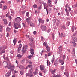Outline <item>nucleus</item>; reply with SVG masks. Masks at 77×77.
<instances>
[{"mask_svg": "<svg viewBox=\"0 0 77 77\" xmlns=\"http://www.w3.org/2000/svg\"><path fill=\"white\" fill-rule=\"evenodd\" d=\"M53 35V40H54V37H55L54 35L53 34V35Z\"/></svg>", "mask_w": 77, "mask_h": 77, "instance_id": "55", "label": "nucleus"}, {"mask_svg": "<svg viewBox=\"0 0 77 77\" xmlns=\"http://www.w3.org/2000/svg\"><path fill=\"white\" fill-rule=\"evenodd\" d=\"M9 13H8L7 14H6V17H8L10 16H9Z\"/></svg>", "mask_w": 77, "mask_h": 77, "instance_id": "47", "label": "nucleus"}, {"mask_svg": "<svg viewBox=\"0 0 77 77\" xmlns=\"http://www.w3.org/2000/svg\"><path fill=\"white\" fill-rule=\"evenodd\" d=\"M69 6V5H68V4H66V6H65V7H66V8H67V7H68Z\"/></svg>", "mask_w": 77, "mask_h": 77, "instance_id": "64", "label": "nucleus"}, {"mask_svg": "<svg viewBox=\"0 0 77 77\" xmlns=\"http://www.w3.org/2000/svg\"><path fill=\"white\" fill-rule=\"evenodd\" d=\"M6 29H7V31H10V28L8 27Z\"/></svg>", "mask_w": 77, "mask_h": 77, "instance_id": "39", "label": "nucleus"}, {"mask_svg": "<svg viewBox=\"0 0 77 77\" xmlns=\"http://www.w3.org/2000/svg\"><path fill=\"white\" fill-rule=\"evenodd\" d=\"M7 8V7L6 6H3V10H5Z\"/></svg>", "mask_w": 77, "mask_h": 77, "instance_id": "40", "label": "nucleus"}, {"mask_svg": "<svg viewBox=\"0 0 77 77\" xmlns=\"http://www.w3.org/2000/svg\"><path fill=\"white\" fill-rule=\"evenodd\" d=\"M22 19L20 17H17L15 19V20L16 22L17 23L20 22Z\"/></svg>", "mask_w": 77, "mask_h": 77, "instance_id": "6", "label": "nucleus"}, {"mask_svg": "<svg viewBox=\"0 0 77 77\" xmlns=\"http://www.w3.org/2000/svg\"><path fill=\"white\" fill-rule=\"evenodd\" d=\"M52 54V52H49L48 54V56L49 57L50 56H51Z\"/></svg>", "mask_w": 77, "mask_h": 77, "instance_id": "33", "label": "nucleus"}, {"mask_svg": "<svg viewBox=\"0 0 77 77\" xmlns=\"http://www.w3.org/2000/svg\"><path fill=\"white\" fill-rule=\"evenodd\" d=\"M46 50H47V52L48 53L50 51V48L48 46H46Z\"/></svg>", "mask_w": 77, "mask_h": 77, "instance_id": "14", "label": "nucleus"}, {"mask_svg": "<svg viewBox=\"0 0 77 77\" xmlns=\"http://www.w3.org/2000/svg\"><path fill=\"white\" fill-rule=\"evenodd\" d=\"M33 34L34 35H35L36 34V31H34L33 32Z\"/></svg>", "mask_w": 77, "mask_h": 77, "instance_id": "53", "label": "nucleus"}, {"mask_svg": "<svg viewBox=\"0 0 77 77\" xmlns=\"http://www.w3.org/2000/svg\"><path fill=\"white\" fill-rule=\"evenodd\" d=\"M22 46V45L21 44L19 45V48H18V50L19 51H20V50H21L20 48H21Z\"/></svg>", "mask_w": 77, "mask_h": 77, "instance_id": "26", "label": "nucleus"}, {"mask_svg": "<svg viewBox=\"0 0 77 77\" xmlns=\"http://www.w3.org/2000/svg\"><path fill=\"white\" fill-rule=\"evenodd\" d=\"M0 32H1L2 30V26H0Z\"/></svg>", "mask_w": 77, "mask_h": 77, "instance_id": "43", "label": "nucleus"}, {"mask_svg": "<svg viewBox=\"0 0 77 77\" xmlns=\"http://www.w3.org/2000/svg\"><path fill=\"white\" fill-rule=\"evenodd\" d=\"M14 67H15V66L14 65H13L12 66L11 65V69L12 68H14Z\"/></svg>", "mask_w": 77, "mask_h": 77, "instance_id": "52", "label": "nucleus"}, {"mask_svg": "<svg viewBox=\"0 0 77 77\" xmlns=\"http://www.w3.org/2000/svg\"><path fill=\"white\" fill-rule=\"evenodd\" d=\"M27 46H25L23 47V51L24 52H26L27 50Z\"/></svg>", "mask_w": 77, "mask_h": 77, "instance_id": "10", "label": "nucleus"}, {"mask_svg": "<svg viewBox=\"0 0 77 77\" xmlns=\"http://www.w3.org/2000/svg\"><path fill=\"white\" fill-rule=\"evenodd\" d=\"M45 66L43 65H40V68L41 71H43L44 70L45 68Z\"/></svg>", "mask_w": 77, "mask_h": 77, "instance_id": "7", "label": "nucleus"}, {"mask_svg": "<svg viewBox=\"0 0 77 77\" xmlns=\"http://www.w3.org/2000/svg\"><path fill=\"white\" fill-rule=\"evenodd\" d=\"M49 6L50 7H52V5L51 4H48Z\"/></svg>", "mask_w": 77, "mask_h": 77, "instance_id": "56", "label": "nucleus"}, {"mask_svg": "<svg viewBox=\"0 0 77 77\" xmlns=\"http://www.w3.org/2000/svg\"><path fill=\"white\" fill-rule=\"evenodd\" d=\"M63 36V34L62 33H61L60 34V37L62 38Z\"/></svg>", "mask_w": 77, "mask_h": 77, "instance_id": "49", "label": "nucleus"}, {"mask_svg": "<svg viewBox=\"0 0 77 77\" xmlns=\"http://www.w3.org/2000/svg\"><path fill=\"white\" fill-rule=\"evenodd\" d=\"M9 36V33H7V37H8Z\"/></svg>", "mask_w": 77, "mask_h": 77, "instance_id": "59", "label": "nucleus"}, {"mask_svg": "<svg viewBox=\"0 0 77 77\" xmlns=\"http://www.w3.org/2000/svg\"><path fill=\"white\" fill-rule=\"evenodd\" d=\"M44 9H46L47 14H48V11H47V8L48 7V5H47V4L46 3H45L44 4Z\"/></svg>", "mask_w": 77, "mask_h": 77, "instance_id": "12", "label": "nucleus"}, {"mask_svg": "<svg viewBox=\"0 0 77 77\" xmlns=\"http://www.w3.org/2000/svg\"><path fill=\"white\" fill-rule=\"evenodd\" d=\"M47 69H45V70H43V72L44 73H46L47 72Z\"/></svg>", "mask_w": 77, "mask_h": 77, "instance_id": "36", "label": "nucleus"}, {"mask_svg": "<svg viewBox=\"0 0 77 77\" xmlns=\"http://www.w3.org/2000/svg\"><path fill=\"white\" fill-rule=\"evenodd\" d=\"M25 60V59H23V60H22L21 62L22 63H23L24 62Z\"/></svg>", "mask_w": 77, "mask_h": 77, "instance_id": "38", "label": "nucleus"}, {"mask_svg": "<svg viewBox=\"0 0 77 77\" xmlns=\"http://www.w3.org/2000/svg\"><path fill=\"white\" fill-rule=\"evenodd\" d=\"M73 57V58H75V57H76V56L75 55H73V56H72Z\"/></svg>", "mask_w": 77, "mask_h": 77, "instance_id": "63", "label": "nucleus"}, {"mask_svg": "<svg viewBox=\"0 0 77 77\" xmlns=\"http://www.w3.org/2000/svg\"><path fill=\"white\" fill-rule=\"evenodd\" d=\"M58 64V63L57 61H55V63H54V65H55L56 66Z\"/></svg>", "mask_w": 77, "mask_h": 77, "instance_id": "30", "label": "nucleus"}, {"mask_svg": "<svg viewBox=\"0 0 77 77\" xmlns=\"http://www.w3.org/2000/svg\"><path fill=\"white\" fill-rule=\"evenodd\" d=\"M63 60H64L65 59V55H64L63 56Z\"/></svg>", "mask_w": 77, "mask_h": 77, "instance_id": "45", "label": "nucleus"}, {"mask_svg": "<svg viewBox=\"0 0 77 77\" xmlns=\"http://www.w3.org/2000/svg\"><path fill=\"white\" fill-rule=\"evenodd\" d=\"M44 52V50H42L40 53L41 55H42V54Z\"/></svg>", "mask_w": 77, "mask_h": 77, "instance_id": "46", "label": "nucleus"}, {"mask_svg": "<svg viewBox=\"0 0 77 77\" xmlns=\"http://www.w3.org/2000/svg\"><path fill=\"white\" fill-rule=\"evenodd\" d=\"M41 29L42 30V31H45L47 30L46 27L45 26L42 25H41Z\"/></svg>", "mask_w": 77, "mask_h": 77, "instance_id": "5", "label": "nucleus"}, {"mask_svg": "<svg viewBox=\"0 0 77 77\" xmlns=\"http://www.w3.org/2000/svg\"><path fill=\"white\" fill-rule=\"evenodd\" d=\"M62 46H60L58 48V49L59 50V52L58 51L57 53L58 54H60L61 53H62Z\"/></svg>", "mask_w": 77, "mask_h": 77, "instance_id": "9", "label": "nucleus"}, {"mask_svg": "<svg viewBox=\"0 0 77 77\" xmlns=\"http://www.w3.org/2000/svg\"><path fill=\"white\" fill-rule=\"evenodd\" d=\"M76 29V28L75 27L73 26V28L72 29V32H73L74 31V30H75Z\"/></svg>", "mask_w": 77, "mask_h": 77, "instance_id": "27", "label": "nucleus"}, {"mask_svg": "<svg viewBox=\"0 0 77 77\" xmlns=\"http://www.w3.org/2000/svg\"><path fill=\"white\" fill-rule=\"evenodd\" d=\"M25 36L26 37H27L28 38H29L30 37L29 35H26Z\"/></svg>", "mask_w": 77, "mask_h": 77, "instance_id": "61", "label": "nucleus"}, {"mask_svg": "<svg viewBox=\"0 0 77 77\" xmlns=\"http://www.w3.org/2000/svg\"><path fill=\"white\" fill-rule=\"evenodd\" d=\"M33 57V54L30 55L28 56V58L29 59H31L32 57Z\"/></svg>", "mask_w": 77, "mask_h": 77, "instance_id": "28", "label": "nucleus"}, {"mask_svg": "<svg viewBox=\"0 0 77 77\" xmlns=\"http://www.w3.org/2000/svg\"><path fill=\"white\" fill-rule=\"evenodd\" d=\"M56 24L57 26H60L59 23H58V22Z\"/></svg>", "mask_w": 77, "mask_h": 77, "instance_id": "50", "label": "nucleus"}, {"mask_svg": "<svg viewBox=\"0 0 77 77\" xmlns=\"http://www.w3.org/2000/svg\"><path fill=\"white\" fill-rule=\"evenodd\" d=\"M37 7V5L36 4L34 5H33V7L35 8H36Z\"/></svg>", "mask_w": 77, "mask_h": 77, "instance_id": "34", "label": "nucleus"}, {"mask_svg": "<svg viewBox=\"0 0 77 77\" xmlns=\"http://www.w3.org/2000/svg\"><path fill=\"white\" fill-rule=\"evenodd\" d=\"M51 0H48V5H50L51 4Z\"/></svg>", "mask_w": 77, "mask_h": 77, "instance_id": "24", "label": "nucleus"}, {"mask_svg": "<svg viewBox=\"0 0 77 77\" xmlns=\"http://www.w3.org/2000/svg\"><path fill=\"white\" fill-rule=\"evenodd\" d=\"M64 67L63 66H62L61 67V69L62 70H63L64 69Z\"/></svg>", "mask_w": 77, "mask_h": 77, "instance_id": "54", "label": "nucleus"}, {"mask_svg": "<svg viewBox=\"0 0 77 77\" xmlns=\"http://www.w3.org/2000/svg\"><path fill=\"white\" fill-rule=\"evenodd\" d=\"M67 76V77H68V73H66L65 74Z\"/></svg>", "mask_w": 77, "mask_h": 77, "instance_id": "60", "label": "nucleus"}, {"mask_svg": "<svg viewBox=\"0 0 77 77\" xmlns=\"http://www.w3.org/2000/svg\"><path fill=\"white\" fill-rule=\"evenodd\" d=\"M37 8L38 10H41L42 8V5H40L39 6L37 7Z\"/></svg>", "mask_w": 77, "mask_h": 77, "instance_id": "19", "label": "nucleus"}, {"mask_svg": "<svg viewBox=\"0 0 77 77\" xmlns=\"http://www.w3.org/2000/svg\"><path fill=\"white\" fill-rule=\"evenodd\" d=\"M68 10H67V8H66L65 9V11L67 13V15L68 16H69V12L71 11V8L69 7H68Z\"/></svg>", "mask_w": 77, "mask_h": 77, "instance_id": "2", "label": "nucleus"}, {"mask_svg": "<svg viewBox=\"0 0 77 77\" xmlns=\"http://www.w3.org/2000/svg\"><path fill=\"white\" fill-rule=\"evenodd\" d=\"M8 18H9L10 20H11L12 18V17H11V16H9L8 17Z\"/></svg>", "mask_w": 77, "mask_h": 77, "instance_id": "44", "label": "nucleus"}, {"mask_svg": "<svg viewBox=\"0 0 77 77\" xmlns=\"http://www.w3.org/2000/svg\"><path fill=\"white\" fill-rule=\"evenodd\" d=\"M11 26V22H10L9 23L8 26Z\"/></svg>", "mask_w": 77, "mask_h": 77, "instance_id": "48", "label": "nucleus"}, {"mask_svg": "<svg viewBox=\"0 0 77 77\" xmlns=\"http://www.w3.org/2000/svg\"><path fill=\"white\" fill-rule=\"evenodd\" d=\"M14 27L16 29H18V28H21L20 24V23L18 24L17 23H15L14 24Z\"/></svg>", "mask_w": 77, "mask_h": 77, "instance_id": "3", "label": "nucleus"}, {"mask_svg": "<svg viewBox=\"0 0 77 77\" xmlns=\"http://www.w3.org/2000/svg\"><path fill=\"white\" fill-rule=\"evenodd\" d=\"M56 70H57V69H55L51 71V74H54V73H55L56 71Z\"/></svg>", "mask_w": 77, "mask_h": 77, "instance_id": "22", "label": "nucleus"}, {"mask_svg": "<svg viewBox=\"0 0 77 77\" xmlns=\"http://www.w3.org/2000/svg\"><path fill=\"white\" fill-rule=\"evenodd\" d=\"M61 75L60 74L57 75L56 76L55 74L53 75V77H61Z\"/></svg>", "mask_w": 77, "mask_h": 77, "instance_id": "17", "label": "nucleus"}, {"mask_svg": "<svg viewBox=\"0 0 77 77\" xmlns=\"http://www.w3.org/2000/svg\"><path fill=\"white\" fill-rule=\"evenodd\" d=\"M75 54V48H74L73 51L72 52V54Z\"/></svg>", "mask_w": 77, "mask_h": 77, "instance_id": "32", "label": "nucleus"}, {"mask_svg": "<svg viewBox=\"0 0 77 77\" xmlns=\"http://www.w3.org/2000/svg\"><path fill=\"white\" fill-rule=\"evenodd\" d=\"M38 21H39V23H42V24H44V20H43L41 19H39Z\"/></svg>", "mask_w": 77, "mask_h": 77, "instance_id": "15", "label": "nucleus"}, {"mask_svg": "<svg viewBox=\"0 0 77 77\" xmlns=\"http://www.w3.org/2000/svg\"><path fill=\"white\" fill-rule=\"evenodd\" d=\"M33 74L35 75H36L37 74V72L36 71H35L33 72Z\"/></svg>", "mask_w": 77, "mask_h": 77, "instance_id": "41", "label": "nucleus"}, {"mask_svg": "<svg viewBox=\"0 0 77 77\" xmlns=\"http://www.w3.org/2000/svg\"><path fill=\"white\" fill-rule=\"evenodd\" d=\"M19 68H20V69H24V67L23 66H21V65L20 66H19Z\"/></svg>", "mask_w": 77, "mask_h": 77, "instance_id": "31", "label": "nucleus"}, {"mask_svg": "<svg viewBox=\"0 0 77 77\" xmlns=\"http://www.w3.org/2000/svg\"><path fill=\"white\" fill-rule=\"evenodd\" d=\"M32 66V65H28V66L29 67V68H31Z\"/></svg>", "mask_w": 77, "mask_h": 77, "instance_id": "51", "label": "nucleus"}, {"mask_svg": "<svg viewBox=\"0 0 77 77\" xmlns=\"http://www.w3.org/2000/svg\"><path fill=\"white\" fill-rule=\"evenodd\" d=\"M59 63H61L62 65H63L64 64V61L62 60H59Z\"/></svg>", "mask_w": 77, "mask_h": 77, "instance_id": "11", "label": "nucleus"}, {"mask_svg": "<svg viewBox=\"0 0 77 77\" xmlns=\"http://www.w3.org/2000/svg\"><path fill=\"white\" fill-rule=\"evenodd\" d=\"M35 25L34 23H30V26H31L32 27H34Z\"/></svg>", "mask_w": 77, "mask_h": 77, "instance_id": "25", "label": "nucleus"}, {"mask_svg": "<svg viewBox=\"0 0 77 77\" xmlns=\"http://www.w3.org/2000/svg\"><path fill=\"white\" fill-rule=\"evenodd\" d=\"M2 5L1 4H0V9L2 7Z\"/></svg>", "mask_w": 77, "mask_h": 77, "instance_id": "58", "label": "nucleus"}, {"mask_svg": "<svg viewBox=\"0 0 77 77\" xmlns=\"http://www.w3.org/2000/svg\"><path fill=\"white\" fill-rule=\"evenodd\" d=\"M3 20L4 21V23L5 24H8V22H7V20L6 19H4Z\"/></svg>", "mask_w": 77, "mask_h": 77, "instance_id": "23", "label": "nucleus"}, {"mask_svg": "<svg viewBox=\"0 0 77 77\" xmlns=\"http://www.w3.org/2000/svg\"><path fill=\"white\" fill-rule=\"evenodd\" d=\"M34 40V39L33 38V37H31V38H29V40L31 42H33Z\"/></svg>", "mask_w": 77, "mask_h": 77, "instance_id": "29", "label": "nucleus"}, {"mask_svg": "<svg viewBox=\"0 0 77 77\" xmlns=\"http://www.w3.org/2000/svg\"><path fill=\"white\" fill-rule=\"evenodd\" d=\"M47 43L46 42H45L44 43H43V45L45 46H47Z\"/></svg>", "mask_w": 77, "mask_h": 77, "instance_id": "37", "label": "nucleus"}, {"mask_svg": "<svg viewBox=\"0 0 77 77\" xmlns=\"http://www.w3.org/2000/svg\"><path fill=\"white\" fill-rule=\"evenodd\" d=\"M5 3V2L4 1H2L1 2H0V3Z\"/></svg>", "mask_w": 77, "mask_h": 77, "instance_id": "57", "label": "nucleus"}, {"mask_svg": "<svg viewBox=\"0 0 77 77\" xmlns=\"http://www.w3.org/2000/svg\"><path fill=\"white\" fill-rule=\"evenodd\" d=\"M11 75V72L10 71H9L7 74H6V77H9Z\"/></svg>", "mask_w": 77, "mask_h": 77, "instance_id": "13", "label": "nucleus"}, {"mask_svg": "<svg viewBox=\"0 0 77 77\" xmlns=\"http://www.w3.org/2000/svg\"><path fill=\"white\" fill-rule=\"evenodd\" d=\"M26 21L28 22V24H29V23L30 22V20L29 18L26 19Z\"/></svg>", "mask_w": 77, "mask_h": 77, "instance_id": "20", "label": "nucleus"}, {"mask_svg": "<svg viewBox=\"0 0 77 77\" xmlns=\"http://www.w3.org/2000/svg\"><path fill=\"white\" fill-rule=\"evenodd\" d=\"M17 56L18 57V59H19L21 58L22 56L20 54H18Z\"/></svg>", "mask_w": 77, "mask_h": 77, "instance_id": "16", "label": "nucleus"}, {"mask_svg": "<svg viewBox=\"0 0 77 77\" xmlns=\"http://www.w3.org/2000/svg\"><path fill=\"white\" fill-rule=\"evenodd\" d=\"M50 31H51L50 29H48V30L47 32H48V34L50 32Z\"/></svg>", "mask_w": 77, "mask_h": 77, "instance_id": "62", "label": "nucleus"}, {"mask_svg": "<svg viewBox=\"0 0 77 77\" xmlns=\"http://www.w3.org/2000/svg\"><path fill=\"white\" fill-rule=\"evenodd\" d=\"M17 41V39H15V38H14L13 40V42L14 45H15V44H16Z\"/></svg>", "mask_w": 77, "mask_h": 77, "instance_id": "18", "label": "nucleus"}, {"mask_svg": "<svg viewBox=\"0 0 77 77\" xmlns=\"http://www.w3.org/2000/svg\"><path fill=\"white\" fill-rule=\"evenodd\" d=\"M30 51H31V54L32 55L34 54V49H31Z\"/></svg>", "mask_w": 77, "mask_h": 77, "instance_id": "21", "label": "nucleus"}, {"mask_svg": "<svg viewBox=\"0 0 77 77\" xmlns=\"http://www.w3.org/2000/svg\"><path fill=\"white\" fill-rule=\"evenodd\" d=\"M50 62L48 60H47V65L48 66V65H50Z\"/></svg>", "mask_w": 77, "mask_h": 77, "instance_id": "35", "label": "nucleus"}, {"mask_svg": "<svg viewBox=\"0 0 77 77\" xmlns=\"http://www.w3.org/2000/svg\"><path fill=\"white\" fill-rule=\"evenodd\" d=\"M4 47H0V54L1 55L2 53H5V51L4 50Z\"/></svg>", "mask_w": 77, "mask_h": 77, "instance_id": "4", "label": "nucleus"}, {"mask_svg": "<svg viewBox=\"0 0 77 77\" xmlns=\"http://www.w3.org/2000/svg\"><path fill=\"white\" fill-rule=\"evenodd\" d=\"M29 12H27V13H26V15L27 17H29Z\"/></svg>", "mask_w": 77, "mask_h": 77, "instance_id": "42", "label": "nucleus"}, {"mask_svg": "<svg viewBox=\"0 0 77 77\" xmlns=\"http://www.w3.org/2000/svg\"><path fill=\"white\" fill-rule=\"evenodd\" d=\"M76 35L75 33H74L72 36V41L71 42V43L74 45L75 46L76 45V44L75 42L77 41V38L75 36Z\"/></svg>", "mask_w": 77, "mask_h": 77, "instance_id": "1", "label": "nucleus"}, {"mask_svg": "<svg viewBox=\"0 0 77 77\" xmlns=\"http://www.w3.org/2000/svg\"><path fill=\"white\" fill-rule=\"evenodd\" d=\"M5 63H6L7 64V67L8 69H11V64L10 63H8L7 62H5Z\"/></svg>", "mask_w": 77, "mask_h": 77, "instance_id": "8", "label": "nucleus"}]
</instances>
